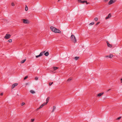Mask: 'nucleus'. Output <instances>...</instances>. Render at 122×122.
Here are the masks:
<instances>
[{
    "mask_svg": "<svg viewBox=\"0 0 122 122\" xmlns=\"http://www.w3.org/2000/svg\"><path fill=\"white\" fill-rule=\"evenodd\" d=\"M50 29L53 32L55 33H61V31L60 30L53 26H51Z\"/></svg>",
    "mask_w": 122,
    "mask_h": 122,
    "instance_id": "obj_1",
    "label": "nucleus"
},
{
    "mask_svg": "<svg viewBox=\"0 0 122 122\" xmlns=\"http://www.w3.org/2000/svg\"><path fill=\"white\" fill-rule=\"evenodd\" d=\"M71 40L74 43H75L76 42V40L75 37L74 35H71L70 37Z\"/></svg>",
    "mask_w": 122,
    "mask_h": 122,
    "instance_id": "obj_2",
    "label": "nucleus"
},
{
    "mask_svg": "<svg viewBox=\"0 0 122 122\" xmlns=\"http://www.w3.org/2000/svg\"><path fill=\"white\" fill-rule=\"evenodd\" d=\"M78 2L81 3L83 4L86 3V4H90L89 2H87L86 0H78Z\"/></svg>",
    "mask_w": 122,
    "mask_h": 122,
    "instance_id": "obj_3",
    "label": "nucleus"
},
{
    "mask_svg": "<svg viewBox=\"0 0 122 122\" xmlns=\"http://www.w3.org/2000/svg\"><path fill=\"white\" fill-rule=\"evenodd\" d=\"M21 20L23 21L24 23L25 24H28L29 23V21L27 19H22Z\"/></svg>",
    "mask_w": 122,
    "mask_h": 122,
    "instance_id": "obj_4",
    "label": "nucleus"
},
{
    "mask_svg": "<svg viewBox=\"0 0 122 122\" xmlns=\"http://www.w3.org/2000/svg\"><path fill=\"white\" fill-rule=\"evenodd\" d=\"M11 36V35L10 34H6V35L4 38L6 39H9L10 38Z\"/></svg>",
    "mask_w": 122,
    "mask_h": 122,
    "instance_id": "obj_5",
    "label": "nucleus"
},
{
    "mask_svg": "<svg viewBox=\"0 0 122 122\" xmlns=\"http://www.w3.org/2000/svg\"><path fill=\"white\" fill-rule=\"evenodd\" d=\"M46 105V104L45 103H44L43 104H42L40 106V107H39L37 108L36 109L37 110H38L39 109H40L42 107L44 106H45Z\"/></svg>",
    "mask_w": 122,
    "mask_h": 122,
    "instance_id": "obj_6",
    "label": "nucleus"
},
{
    "mask_svg": "<svg viewBox=\"0 0 122 122\" xmlns=\"http://www.w3.org/2000/svg\"><path fill=\"white\" fill-rule=\"evenodd\" d=\"M116 0H110L108 2V4L110 5L115 3L116 1Z\"/></svg>",
    "mask_w": 122,
    "mask_h": 122,
    "instance_id": "obj_7",
    "label": "nucleus"
},
{
    "mask_svg": "<svg viewBox=\"0 0 122 122\" xmlns=\"http://www.w3.org/2000/svg\"><path fill=\"white\" fill-rule=\"evenodd\" d=\"M113 56V55L112 54H110L109 55L106 56L105 57L106 58L107 57H109L110 58H112Z\"/></svg>",
    "mask_w": 122,
    "mask_h": 122,
    "instance_id": "obj_8",
    "label": "nucleus"
},
{
    "mask_svg": "<svg viewBox=\"0 0 122 122\" xmlns=\"http://www.w3.org/2000/svg\"><path fill=\"white\" fill-rule=\"evenodd\" d=\"M18 84L17 83H15L13 84L11 88L12 89H13L16 86H17Z\"/></svg>",
    "mask_w": 122,
    "mask_h": 122,
    "instance_id": "obj_9",
    "label": "nucleus"
},
{
    "mask_svg": "<svg viewBox=\"0 0 122 122\" xmlns=\"http://www.w3.org/2000/svg\"><path fill=\"white\" fill-rule=\"evenodd\" d=\"M106 43L107 44V46L109 47H111L112 46L107 41L106 42Z\"/></svg>",
    "mask_w": 122,
    "mask_h": 122,
    "instance_id": "obj_10",
    "label": "nucleus"
},
{
    "mask_svg": "<svg viewBox=\"0 0 122 122\" xmlns=\"http://www.w3.org/2000/svg\"><path fill=\"white\" fill-rule=\"evenodd\" d=\"M104 93V92H102L100 93L99 94H98L97 95V97H99L101 96L102 95H103Z\"/></svg>",
    "mask_w": 122,
    "mask_h": 122,
    "instance_id": "obj_11",
    "label": "nucleus"
},
{
    "mask_svg": "<svg viewBox=\"0 0 122 122\" xmlns=\"http://www.w3.org/2000/svg\"><path fill=\"white\" fill-rule=\"evenodd\" d=\"M111 14L110 13L109 14L108 16L105 18V19L107 20V19H108L109 18H110V17H111Z\"/></svg>",
    "mask_w": 122,
    "mask_h": 122,
    "instance_id": "obj_12",
    "label": "nucleus"
},
{
    "mask_svg": "<svg viewBox=\"0 0 122 122\" xmlns=\"http://www.w3.org/2000/svg\"><path fill=\"white\" fill-rule=\"evenodd\" d=\"M49 99L50 97H48L46 99V102H44L46 104V105L47 104V103H48V102H49Z\"/></svg>",
    "mask_w": 122,
    "mask_h": 122,
    "instance_id": "obj_13",
    "label": "nucleus"
},
{
    "mask_svg": "<svg viewBox=\"0 0 122 122\" xmlns=\"http://www.w3.org/2000/svg\"><path fill=\"white\" fill-rule=\"evenodd\" d=\"M45 51H44L43 52H41L40 53V54L39 55L40 56H42V55H43V54L45 52Z\"/></svg>",
    "mask_w": 122,
    "mask_h": 122,
    "instance_id": "obj_14",
    "label": "nucleus"
},
{
    "mask_svg": "<svg viewBox=\"0 0 122 122\" xmlns=\"http://www.w3.org/2000/svg\"><path fill=\"white\" fill-rule=\"evenodd\" d=\"M49 53L47 51L45 53H44L45 55L46 56H47L48 55Z\"/></svg>",
    "mask_w": 122,
    "mask_h": 122,
    "instance_id": "obj_15",
    "label": "nucleus"
},
{
    "mask_svg": "<svg viewBox=\"0 0 122 122\" xmlns=\"http://www.w3.org/2000/svg\"><path fill=\"white\" fill-rule=\"evenodd\" d=\"M56 108V107L55 106H53V110L52 112H54V111L55 110Z\"/></svg>",
    "mask_w": 122,
    "mask_h": 122,
    "instance_id": "obj_16",
    "label": "nucleus"
},
{
    "mask_svg": "<svg viewBox=\"0 0 122 122\" xmlns=\"http://www.w3.org/2000/svg\"><path fill=\"white\" fill-rule=\"evenodd\" d=\"M26 59H25L24 60H23L21 62H20V63H24L25 61H26Z\"/></svg>",
    "mask_w": 122,
    "mask_h": 122,
    "instance_id": "obj_17",
    "label": "nucleus"
},
{
    "mask_svg": "<svg viewBox=\"0 0 122 122\" xmlns=\"http://www.w3.org/2000/svg\"><path fill=\"white\" fill-rule=\"evenodd\" d=\"M53 68L54 70H56L58 68V67H53Z\"/></svg>",
    "mask_w": 122,
    "mask_h": 122,
    "instance_id": "obj_18",
    "label": "nucleus"
},
{
    "mask_svg": "<svg viewBox=\"0 0 122 122\" xmlns=\"http://www.w3.org/2000/svg\"><path fill=\"white\" fill-rule=\"evenodd\" d=\"M30 92L32 94L34 93H35V92L32 90H30Z\"/></svg>",
    "mask_w": 122,
    "mask_h": 122,
    "instance_id": "obj_19",
    "label": "nucleus"
},
{
    "mask_svg": "<svg viewBox=\"0 0 122 122\" xmlns=\"http://www.w3.org/2000/svg\"><path fill=\"white\" fill-rule=\"evenodd\" d=\"M79 58V57H75L74 58V59L76 60H77Z\"/></svg>",
    "mask_w": 122,
    "mask_h": 122,
    "instance_id": "obj_20",
    "label": "nucleus"
},
{
    "mask_svg": "<svg viewBox=\"0 0 122 122\" xmlns=\"http://www.w3.org/2000/svg\"><path fill=\"white\" fill-rule=\"evenodd\" d=\"M25 10L26 11H27L28 10V7L26 5V6H25Z\"/></svg>",
    "mask_w": 122,
    "mask_h": 122,
    "instance_id": "obj_21",
    "label": "nucleus"
},
{
    "mask_svg": "<svg viewBox=\"0 0 122 122\" xmlns=\"http://www.w3.org/2000/svg\"><path fill=\"white\" fill-rule=\"evenodd\" d=\"M9 42L11 43L12 41V39H10L8 40V41Z\"/></svg>",
    "mask_w": 122,
    "mask_h": 122,
    "instance_id": "obj_22",
    "label": "nucleus"
},
{
    "mask_svg": "<svg viewBox=\"0 0 122 122\" xmlns=\"http://www.w3.org/2000/svg\"><path fill=\"white\" fill-rule=\"evenodd\" d=\"M72 79V78H69L67 80V81H70Z\"/></svg>",
    "mask_w": 122,
    "mask_h": 122,
    "instance_id": "obj_23",
    "label": "nucleus"
},
{
    "mask_svg": "<svg viewBox=\"0 0 122 122\" xmlns=\"http://www.w3.org/2000/svg\"><path fill=\"white\" fill-rule=\"evenodd\" d=\"M94 20L95 21H97L98 20V19L97 17H96L94 18Z\"/></svg>",
    "mask_w": 122,
    "mask_h": 122,
    "instance_id": "obj_24",
    "label": "nucleus"
},
{
    "mask_svg": "<svg viewBox=\"0 0 122 122\" xmlns=\"http://www.w3.org/2000/svg\"><path fill=\"white\" fill-rule=\"evenodd\" d=\"M94 22H92L91 23L89 24V25H94Z\"/></svg>",
    "mask_w": 122,
    "mask_h": 122,
    "instance_id": "obj_25",
    "label": "nucleus"
},
{
    "mask_svg": "<svg viewBox=\"0 0 122 122\" xmlns=\"http://www.w3.org/2000/svg\"><path fill=\"white\" fill-rule=\"evenodd\" d=\"M121 118V117H118L116 119V120H119Z\"/></svg>",
    "mask_w": 122,
    "mask_h": 122,
    "instance_id": "obj_26",
    "label": "nucleus"
},
{
    "mask_svg": "<svg viewBox=\"0 0 122 122\" xmlns=\"http://www.w3.org/2000/svg\"><path fill=\"white\" fill-rule=\"evenodd\" d=\"M53 83V82H51V83H49V84L50 86H51L52 85V84Z\"/></svg>",
    "mask_w": 122,
    "mask_h": 122,
    "instance_id": "obj_27",
    "label": "nucleus"
},
{
    "mask_svg": "<svg viewBox=\"0 0 122 122\" xmlns=\"http://www.w3.org/2000/svg\"><path fill=\"white\" fill-rule=\"evenodd\" d=\"M28 77V76H25L24 78V80H25Z\"/></svg>",
    "mask_w": 122,
    "mask_h": 122,
    "instance_id": "obj_28",
    "label": "nucleus"
},
{
    "mask_svg": "<svg viewBox=\"0 0 122 122\" xmlns=\"http://www.w3.org/2000/svg\"><path fill=\"white\" fill-rule=\"evenodd\" d=\"M11 5L13 6H15V5H14V4L13 2H12L11 3Z\"/></svg>",
    "mask_w": 122,
    "mask_h": 122,
    "instance_id": "obj_29",
    "label": "nucleus"
},
{
    "mask_svg": "<svg viewBox=\"0 0 122 122\" xmlns=\"http://www.w3.org/2000/svg\"><path fill=\"white\" fill-rule=\"evenodd\" d=\"M25 104V103L24 102H22L21 104V106H23Z\"/></svg>",
    "mask_w": 122,
    "mask_h": 122,
    "instance_id": "obj_30",
    "label": "nucleus"
},
{
    "mask_svg": "<svg viewBox=\"0 0 122 122\" xmlns=\"http://www.w3.org/2000/svg\"><path fill=\"white\" fill-rule=\"evenodd\" d=\"M34 120V119H31V122H33Z\"/></svg>",
    "mask_w": 122,
    "mask_h": 122,
    "instance_id": "obj_31",
    "label": "nucleus"
},
{
    "mask_svg": "<svg viewBox=\"0 0 122 122\" xmlns=\"http://www.w3.org/2000/svg\"><path fill=\"white\" fill-rule=\"evenodd\" d=\"M40 56L39 55H38V56H36V58H38L39 57H40Z\"/></svg>",
    "mask_w": 122,
    "mask_h": 122,
    "instance_id": "obj_32",
    "label": "nucleus"
},
{
    "mask_svg": "<svg viewBox=\"0 0 122 122\" xmlns=\"http://www.w3.org/2000/svg\"><path fill=\"white\" fill-rule=\"evenodd\" d=\"M100 23V22H98L96 24V25H98V24H99V23Z\"/></svg>",
    "mask_w": 122,
    "mask_h": 122,
    "instance_id": "obj_33",
    "label": "nucleus"
},
{
    "mask_svg": "<svg viewBox=\"0 0 122 122\" xmlns=\"http://www.w3.org/2000/svg\"><path fill=\"white\" fill-rule=\"evenodd\" d=\"M35 79L36 80H37L38 79V78L37 77H36L35 78Z\"/></svg>",
    "mask_w": 122,
    "mask_h": 122,
    "instance_id": "obj_34",
    "label": "nucleus"
},
{
    "mask_svg": "<svg viewBox=\"0 0 122 122\" xmlns=\"http://www.w3.org/2000/svg\"><path fill=\"white\" fill-rule=\"evenodd\" d=\"M3 95V93H1L0 94V95L1 96H2Z\"/></svg>",
    "mask_w": 122,
    "mask_h": 122,
    "instance_id": "obj_35",
    "label": "nucleus"
},
{
    "mask_svg": "<svg viewBox=\"0 0 122 122\" xmlns=\"http://www.w3.org/2000/svg\"><path fill=\"white\" fill-rule=\"evenodd\" d=\"M111 90V89H109L107 91H109Z\"/></svg>",
    "mask_w": 122,
    "mask_h": 122,
    "instance_id": "obj_36",
    "label": "nucleus"
},
{
    "mask_svg": "<svg viewBox=\"0 0 122 122\" xmlns=\"http://www.w3.org/2000/svg\"><path fill=\"white\" fill-rule=\"evenodd\" d=\"M121 82L122 83V78L121 79Z\"/></svg>",
    "mask_w": 122,
    "mask_h": 122,
    "instance_id": "obj_37",
    "label": "nucleus"
},
{
    "mask_svg": "<svg viewBox=\"0 0 122 122\" xmlns=\"http://www.w3.org/2000/svg\"><path fill=\"white\" fill-rule=\"evenodd\" d=\"M108 0H105V1H107Z\"/></svg>",
    "mask_w": 122,
    "mask_h": 122,
    "instance_id": "obj_38",
    "label": "nucleus"
},
{
    "mask_svg": "<svg viewBox=\"0 0 122 122\" xmlns=\"http://www.w3.org/2000/svg\"><path fill=\"white\" fill-rule=\"evenodd\" d=\"M60 0H58V2H59V1Z\"/></svg>",
    "mask_w": 122,
    "mask_h": 122,
    "instance_id": "obj_39",
    "label": "nucleus"
}]
</instances>
